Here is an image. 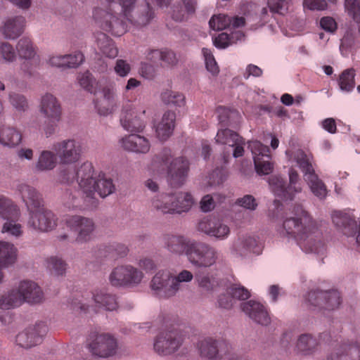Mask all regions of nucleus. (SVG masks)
Listing matches in <instances>:
<instances>
[{
	"mask_svg": "<svg viewBox=\"0 0 360 360\" xmlns=\"http://www.w3.org/2000/svg\"><path fill=\"white\" fill-rule=\"evenodd\" d=\"M105 8H97L93 15L104 31L115 37L127 32L129 25L146 26L155 18V11L146 0H105Z\"/></svg>",
	"mask_w": 360,
	"mask_h": 360,
	"instance_id": "nucleus-1",
	"label": "nucleus"
},
{
	"mask_svg": "<svg viewBox=\"0 0 360 360\" xmlns=\"http://www.w3.org/2000/svg\"><path fill=\"white\" fill-rule=\"evenodd\" d=\"M79 174L87 176L85 183H82V191L70 188L63 194L64 204L69 209H86L89 206V201L95 202L92 198L95 192L104 198L115 191L112 179L107 178L103 173H100L97 177L94 176V167L89 162L82 165Z\"/></svg>",
	"mask_w": 360,
	"mask_h": 360,
	"instance_id": "nucleus-2",
	"label": "nucleus"
},
{
	"mask_svg": "<svg viewBox=\"0 0 360 360\" xmlns=\"http://www.w3.org/2000/svg\"><path fill=\"white\" fill-rule=\"evenodd\" d=\"M278 231L283 237L295 239L306 252L319 253L323 248L316 221L301 206L297 207L293 217L283 221Z\"/></svg>",
	"mask_w": 360,
	"mask_h": 360,
	"instance_id": "nucleus-3",
	"label": "nucleus"
},
{
	"mask_svg": "<svg viewBox=\"0 0 360 360\" xmlns=\"http://www.w3.org/2000/svg\"><path fill=\"white\" fill-rule=\"evenodd\" d=\"M17 191L30 212L27 226L41 232L53 230L57 225V219L51 211L44 208L41 195L37 190L29 185L20 184Z\"/></svg>",
	"mask_w": 360,
	"mask_h": 360,
	"instance_id": "nucleus-4",
	"label": "nucleus"
},
{
	"mask_svg": "<svg viewBox=\"0 0 360 360\" xmlns=\"http://www.w3.org/2000/svg\"><path fill=\"white\" fill-rule=\"evenodd\" d=\"M171 157L170 149L164 148L153 158L152 167L160 171L165 170L167 167L169 184L172 187H179L186 181L189 170V162L185 158L179 157L173 160L169 166H167Z\"/></svg>",
	"mask_w": 360,
	"mask_h": 360,
	"instance_id": "nucleus-5",
	"label": "nucleus"
},
{
	"mask_svg": "<svg viewBox=\"0 0 360 360\" xmlns=\"http://www.w3.org/2000/svg\"><path fill=\"white\" fill-rule=\"evenodd\" d=\"M198 348L202 358L210 360H248L233 352L231 343L223 337H207L199 341Z\"/></svg>",
	"mask_w": 360,
	"mask_h": 360,
	"instance_id": "nucleus-6",
	"label": "nucleus"
},
{
	"mask_svg": "<svg viewBox=\"0 0 360 360\" xmlns=\"http://www.w3.org/2000/svg\"><path fill=\"white\" fill-rule=\"evenodd\" d=\"M44 297L41 288L30 281H21L18 290H12L0 299V308L9 309L20 306L24 302L36 304Z\"/></svg>",
	"mask_w": 360,
	"mask_h": 360,
	"instance_id": "nucleus-7",
	"label": "nucleus"
},
{
	"mask_svg": "<svg viewBox=\"0 0 360 360\" xmlns=\"http://www.w3.org/2000/svg\"><path fill=\"white\" fill-rule=\"evenodd\" d=\"M95 303V306L99 308H103L108 311L116 310L118 307L117 296L110 292L105 288L96 289L92 293L91 297L86 293L82 295L81 300L75 299L71 303V307L75 311L86 312L90 307V302Z\"/></svg>",
	"mask_w": 360,
	"mask_h": 360,
	"instance_id": "nucleus-8",
	"label": "nucleus"
},
{
	"mask_svg": "<svg viewBox=\"0 0 360 360\" xmlns=\"http://www.w3.org/2000/svg\"><path fill=\"white\" fill-rule=\"evenodd\" d=\"M21 212L18 206L8 197L0 194V218L6 221L1 232L15 237L22 236V227L19 223Z\"/></svg>",
	"mask_w": 360,
	"mask_h": 360,
	"instance_id": "nucleus-9",
	"label": "nucleus"
},
{
	"mask_svg": "<svg viewBox=\"0 0 360 360\" xmlns=\"http://www.w3.org/2000/svg\"><path fill=\"white\" fill-rule=\"evenodd\" d=\"M269 184L275 195L283 200H292L295 194L302 191V186L299 174L296 170L291 168L289 170V184L287 186L284 179L278 176H271Z\"/></svg>",
	"mask_w": 360,
	"mask_h": 360,
	"instance_id": "nucleus-10",
	"label": "nucleus"
},
{
	"mask_svg": "<svg viewBox=\"0 0 360 360\" xmlns=\"http://www.w3.org/2000/svg\"><path fill=\"white\" fill-rule=\"evenodd\" d=\"M146 110L142 104H129L123 108L120 122L122 127L131 132L142 131L146 124Z\"/></svg>",
	"mask_w": 360,
	"mask_h": 360,
	"instance_id": "nucleus-11",
	"label": "nucleus"
},
{
	"mask_svg": "<svg viewBox=\"0 0 360 360\" xmlns=\"http://www.w3.org/2000/svg\"><path fill=\"white\" fill-rule=\"evenodd\" d=\"M187 258L195 266L210 267L217 262L219 252L215 248L207 243L194 240L187 253Z\"/></svg>",
	"mask_w": 360,
	"mask_h": 360,
	"instance_id": "nucleus-12",
	"label": "nucleus"
},
{
	"mask_svg": "<svg viewBox=\"0 0 360 360\" xmlns=\"http://www.w3.org/2000/svg\"><path fill=\"white\" fill-rule=\"evenodd\" d=\"M65 224L70 231L77 233L76 242L82 243L91 239L95 230V224L91 219L72 215L66 218Z\"/></svg>",
	"mask_w": 360,
	"mask_h": 360,
	"instance_id": "nucleus-13",
	"label": "nucleus"
},
{
	"mask_svg": "<svg viewBox=\"0 0 360 360\" xmlns=\"http://www.w3.org/2000/svg\"><path fill=\"white\" fill-rule=\"evenodd\" d=\"M248 148L253 155L257 173L261 175L271 173L273 170V165L271 162L269 148L258 141H249Z\"/></svg>",
	"mask_w": 360,
	"mask_h": 360,
	"instance_id": "nucleus-14",
	"label": "nucleus"
},
{
	"mask_svg": "<svg viewBox=\"0 0 360 360\" xmlns=\"http://www.w3.org/2000/svg\"><path fill=\"white\" fill-rule=\"evenodd\" d=\"M183 342L181 335L176 330L161 332L154 342V349L160 355H169L179 349Z\"/></svg>",
	"mask_w": 360,
	"mask_h": 360,
	"instance_id": "nucleus-15",
	"label": "nucleus"
},
{
	"mask_svg": "<svg viewBox=\"0 0 360 360\" xmlns=\"http://www.w3.org/2000/svg\"><path fill=\"white\" fill-rule=\"evenodd\" d=\"M61 165H72L78 162L82 153L81 145L74 139H67L53 146Z\"/></svg>",
	"mask_w": 360,
	"mask_h": 360,
	"instance_id": "nucleus-16",
	"label": "nucleus"
},
{
	"mask_svg": "<svg viewBox=\"0 0 360 360\" xmlns=\"http://www.w3.org/2000/svg\"><path fill=\"white\" fill-rule=\"evenodd\" d=\"M307 302L320 309L333 310L338 307L341 302L340 294L337 290L329 291L312 290L308 293Z\"/></svg>",
	"mask_w": 360,
	"mask_h": 360,
	"instance_id": "nucleus-17",
	"label": "nucleus"
},
{
	"mask_svg": "<svg viewBox=\"0 0 360 360\" xmlns=\"http://www.w3.org/2000/svg\"><path fill=\"white\" fill-rule=\"evenodd\" d=\"M197 229L199 231L219 240L226 239L231 233L228 225L212 216L200 219L198 223Z\"/></svg>",
	"mask_w": 360,
	"mask_h": 360,
	"instance_id": "nucleus-18",
	"label": "nucleus"
},
{
	"mask_svg": "<svg viewBox=\"0 0 360 360\" xmlns=\"http://www.w3.org/2000/svg\"><path fill=\"white\" fill-rule=\"evenodd\" d=\"M172 278V274L169 271L167 270L158 271L150 283L153 293L160 298H169L174 296L176 294Z\"/></svg>",
	"mask_w": 360,
	"mask_h": 360,
	"instance_id": "nucleus-19",
	"label": "nucleus"
},
{
	"mask_svg": "<svg viewBox=\"0 0 360 360\" xmlns=\"http://www.w3.org/2000/svg\"><path fill=\"white\" fill-rule=\"evenodd\" d=\"M93 354L101 358H108L115 354L117 349L116 339L108 333L98 334L89 344Z\"/></svg>",
	"mask_w": 360,
	"mask_h": 360,
	"instance_id": "nucleus-20",
	"label": "nucleus"
},
{
	"mask_svg": "<svg viewBox=\"0 0 360 360\" xmlns=\"http://www.w3.org/2000/svg\"><path fill=\"white\" fill-rule=\"evenodd\" d=\"M46 332L47 327L45 324H36L18 333L16 336V342L21 347L30 348L40 343Z\"/></svg>",
	"mask_w": 360,
	"mask_h": 360,
	"instance_id": "nucleus-21",
	"label": "nucleus"
},
{
	"mask_svg": "<svg viewBox=\"0 0 360 360\" xmlns=\"http://www.w3.org/2000/svg\"><path fill=\"white\" fill-rule=\"evenodd\" d=\"M216 142L223 145H227L229 147L234 148L233 156L239 158L243 155L245 141L238 134L229 129H219L215 137Z\"/></svg>",
	"mask_w": 360,
	"mask_h": 360,
	"instance_id": "nucleus-22",
	"label": "nucleus"
},
{
	"mask_svg": "<svg viewBox=\"0 0 360 360\" xmlns=\"http://www.w3.org/2000/svg\"><path fill=\"white\" fill-rule=\"evenodd\" d=\"M39 110L45 117L53 122H59L62 115V108L57 98L51 94H46L41 98Z\"/></svg>",
	"mask_w": 360,
	"mask_h": 360,
	"instance_id": "nucleus-23",
	"label": "nucleus"
},
{
	"mask_svg": "<svg viewBox=\"0 0 360 360\" xmlns=\"http://www.w3.org/2000/svg\"><path fill=\"white\" fill-rule=\"evenodd\" d=\"M122 147L128 151L136 153H147L150 148V141L147 138L136 134H131L122 138L120 141Z\"/></svg>",
	"mask_w": 360,
	"mask_h": 360,
	"instance_id": "nucleus-24",
	"label": "nucleus"
},
{
	"mask_svg": "<svg viewBox=\"0 0 360 360\" xmlns=\"http://www.w3.org/2000/svg\"><path fill=\"white\" fill-rule=\"evenodd\" d=\"M242 310L250 319L261 325H267L270 323V317L266 308L262 304L250 300L241 304Z\"/></svg>",
	"mask_w": 360,
	"mask_h": 360,
	"instance_id": "nucleus-25",
	"label": "nucleus"
},
{
	"mask_svg": "<svg viewBox=\"0 0 360 360\" xmlns=\"http://www.w3.org/2000/svg\"><path fill=\"white\" fill-rule=\"evenodd\" d=\"M257 241L250 236H239L234 239L230 246V252L235 257H244L251 252H255Z\"/></svg>",
	"mask_w": 360,
	"mask_h": 360,
	"instance_id": "nucleus-26",
	"label": "nucleus"
},
{
	"mask_svg": "<svg viewBox=\"0 0 360 360\" xmlns=\"http://www.w3.org/2000/svg\"><path fill=\"white\" fill-rule=\"evenodd\" d=\"M193 241L185 236L177 235L167 236L165 238V244L168 251L179 255L185 254L187 256Z\"/></svg>",
	"mask_w": 360,
	"mask_h": 360,
	"instance_id": "nucleus-27",
	"label": "nucleus"
},
{
	"mask_svg": "<svg viewBox=\"0 0 360 360\" xmlns=\"http://www.w3.org/2000/svg\"><path fill=\"white\" fill-rule=\"evenodd\" d=\"M25 22V18L21 15L8 18L1 27V32L5 38L15 39L23 32Z\"/></svg>",
	"mask_w": 360,
	"mask_h": 360,
	"instance_id": "nucleus-28",
	"label": "nucleus"
},
{
	"mask_svg": "<svg viewBox=\"0 0 360 360\" xmlns=\"http://www.w3.org/2000/svg\"><path fill=\"white\" fill-rule=\"evenodd\" d=\"M82 169V165L76 169L75 167L71 165H62L60 167L59 180L63 184H72L75 180H77V183L80 188L79 191H82V183H85L86 176H83L79 174Z\"/></svg>",
	"mask_w": 360,
	"mask_h": 360,
	"instance_id": "nucleus-29",
	"label": "nucleus"
},
{
	"mask_svg": "<svg viewBox=\"0 0 360 360\" xmlns=\"http://www.w3.org/2000/svg\"><path fill=\"white\" fill-rule=\"evenodd\" d=\"M176 114L168 110L162 116V120L156 127L157 137L162 141H166L172 134L174 129Z\"/></svg>",
	"mask_w": 360,
	"mask_h": 360,
	"instance_id": "nucleus-30",
	"label": "nucleus"
},
{
	"mask_svg": "<svg viewBox=\"0 0 360 360\" xmlns=\"http://www.w3.org/2000/svg\"><path fill=\"white\" fill-rule=\"evenodd\" d=\"M330 335L323 333L320 335L319 341L318 342L311 335L302 334L300 336L297 340V347L300 352L305 354H309L312 352L319 344H321L323 342L329 343L330 342Z\"/></svg>",
	"mask_w": 360,
	"mask_h": 360,
	"instance_id": "nucleus-31",
	"label": "nucleus"
},
{
	"mask_svg": "<svg viewBox=\"0 0 360 360\" xmlns=\"http://www.w3.org/2000/svg\"><path fill=\"white\" fill-rule=\"evenodd\" d=\"M290 153V150L286 151L287 156L289 157L290 159L292 158L296 161L297 165L304 174V179L310 174H316L309 158L304 151L297 150L293 155Z\"/></svg>",
	"mask_w": 360,
	"mask_h": 360,
	"instance_id": "nucleus-32",
	"label": "nucleus"
},
{
	"mask_svg": "<svg viewBox=\"0 0 360 360\" xmlns=\"http://www.w3.org/2000/svg\"><path fill=\"white\" fill-rule=\"evenodd\" d=\"M22 140V134L14 127H3L0 129V143L10 148L15 147Z\"/></svg>",
	"mask_w": 360,
	"mask_h": 360,
	"instance_id": "nucleus-33",
	"label": "nucleus"
},
{
	"mask_svg": "<svg viewBox=\"0 0 360 360\" xmlns=\"http://www.w3.org/2000/svg\"><path fill=\"white\" fill-rule=\"evenodd\" d=\"M97 45L101 52L110 58H115L118 54V49L115 42L107 34L100 32L96 37Z\"/></svg>",
	"mask_w": 360,
	"mask_h": 360,
	"instance_id": "nucleus-34",
	"label": "nucleus"
},
{
	"mask_svg": "<svg viewBox=\"0 0 360 360\" xmlns=\"http://www.w3.org/2000/svg\"><path fill=\"white\" fill-rule=\"evenodd\" d=\"M174 195L173 194H165L156 195L153 198L151 201L152 207L160 211L163 214H172L175 208L174 205H172Z\"/></svg>",
	"mask_w": 360,
	"mask_h": 360,
	"instance_id": "nucleus-35",
	"label": "nucleus"
},
{
	"mask_svg": "<svg viewBox=\"0 0 360 360\" xmlns=\"http://www.w3.org/2000/svg\"><path fill=\"white\" fill-rule=\"evenodd\" d=\"M17 249L13 244L0 241V269L13 264L16 259Z\"/></svg>",
	"mask_w": 360,
	"mask_h": 360,
	"instance_id": "nucleus-36",
	"label": "nucleus"
},
{
	"mask_svg": "<svg viewBox=\"0 0 360 360\" xmlns=\"http://www.w3.org/2000/svg\"><path fill=\"white\" fill-rule=\"evenodd\" d=\"M311 193L320 200H323L328 195V189L324 182L316 174H312L304 179Z\"/></svg>",
	"mask_w": 360,
	"mask_h": 360,
	"instance_id": "nucleus-37",
	"label": "nucleus"
},
{
	"mask_svg": "<svg viewBox=\"0 0 360 360\" xmlns=\"http://www.w3.org/2000/svg\"><path fill=\"white\" fill-rule=\"evenodd\" d=\"M172 205H174V212L181 213L187 212L193 204L192 195L188 193H178L173 194Z\"/></svg>",
	"mask_w": 360,
	"mask_h": 360,
	"instance_id": "nucleus-38",
	"label": "nucleus"
},
{
	"mask_svg": "<svg viewBox=\"0 0 360 360\" xmlns=\"http://www.w3.org/2000/svg\"><path fill=\"white\" fill-rule=\"evenodd\" d=\"M161 100L166 105L176 107H184L186 105V97L183 93L167 89L162 92Z\"/></svg>",
	"mask_w": 360,
	"mask_h": 360,
	"instance_id": "nucleus-39",
	"label": "nucleus"
},
{
	"mask_svg": "<svg viewBox=\"0 0 360 360\" xmlns=\"http://www.w3.org/2000/svg\"><path fill=\"white\" fill-rule=\"evenodd\" d=\"M56 165V155L50 150H44L39 157L36 168L39 171H47L53 169Z\"/></svg>",
	"mask_w": 360,
	"mask_h": 360,
	"instance_id": "nucleus-40",
	"label": "nucleus"
},
{
	"mask_svg": "<svg viewBox=\"0 0 360 360\" xmlns=\"http://www.w3.org/2000/svg\"><path fill=\"white\" fill-rule=\"evenodd\" d=\"M68 264L62 258L58 256H51L46 259V267L51 274L63 276L65 274Z\"/></svg>",
	"mask_w": 360,
	"mask_h": 360,
	"instance_id": "nucleus-41",
	"label": "nucleus"
},
{
	"mask_svg": "<svg viewBox=\"0 0 360 360\" xmlns=\"http://www.w3.org/2000/svg\"><path fill=\"white\" fill-rule=\"evenodd\" d=\"M16 49L20 57L26 60L34 59L35 50L31 40L27 37H22L19 40Z\"/></svg>",
	"mask_w": 360,
	"mask_h": 360,
	"instance_id": "nucleus-42",
	"label": "nucleus"
},
{
	"mask_svg": "<svg viewBox=\"0 0 360 360\" xmlns=\"http://www.w3.org/2000/svg\"><path fill=\"white\" fill-rule=\"evenodd\" d=\"M127 264L113 269L109 276V281L113 286H127Z\"/></svg>",
	"mask_w": 360,
	"mask_h": 360,
	"instance_id": "nucleus-43",
	"label": "nucleus"
},
{
	"mask_svg": "<svg viewBox=\"0 0 360 360\" xmlns=\"http://www.w3.org/2000/svg\"><path fill=\"white\" fill-rule=\"evenodd\" d=\"M78 80L82 88L91 94L96 95L98 90L99 82H97L94 79L89 71H86L85 72L79 75L78 76Z\"/></svg>",
	"mask_w": 360,
	"mask_h": 360,
	"instance_id": "nucleus-44",
	"label": "nucleus"
},
{
	"mask_svg": "<svg viewBox=\"0 0 360 360\" xmlns=\"http://www.w3.org/2000/svg\"><path fill=\"white\" fill-rule=\"evenodd\" d=\"M355 72L354 69H347L342 72L339 77V86L343 91H350L355 86Z\"/></svg>",
	"mask_w": 360,
	"mask_h": 360,
	"instance_id": "nucleus-45",
	"label": "nucleus"
},
{
	"mask_svg": "<svg viewBox=\"0 0 360 360\" xmlns=\"http://www.w3.org/2000/svg\"><path fill=\"white\" fill-rule=\"evenodd\" d=\"M95 109L100 115L107 116L112 113L118 105L108 102L100 97L94 99Z\"/></svg>",
	"mask_w": 360,
	"mask_h": 360,
	"instance_id": "nucleus-46",
	"label": "nucleus"
},
{
	"mask_svg": "<svg viewBox=\"0 0 360 360\" xmlns=\"http://www.w3.org/2000/svg\"><path fill=\"white\" fill-rule=\"evenodd\" d=\"M209 25L213 30H222L231 25V18L225 14L214 15L210 20Z\"/></svg>",
	"mask_w": 360,
	"mask_h": 360,
	"instance_id": "nucleus-47",
	"label": "nucleus"
},
{
	"mask_svg": "<svg viewBox=\"0 0 360 360\" xmlns=\"http://www.w3.org/2000/svg\"><path fill=\"white\" fill-rule=\"evenodd\" d=\"M127 286H135L141 283L144 274L140 269L132 265L127 264Z\"/></svg>",
	"mask_w": 360,
	"mask_h": 360,
	"instance_id": "nucleus-48",
	"label": "nucleus"
},
{
	"mask_svg": "<svg viewBox=\"0 0 360 360\" xmlns=\"http://www.w3.org/2000/svg\"><path fill=\"white\" fill-rule=\"evenodd\" d=\"M193 278V275L188 270H182L176 276L172 275V282L174 286L175 294L183 288V283L190 282Z\"/></svg>",
	"mask_w": 360,
	"mask_h": 360,
	"instance_id": "nucleus-49",
	"label": "nucleus"
},
{
	"mask_svg": "<svg viewBox=\"0 0 360 360\" xmlns=\"http://www.w3.org/2000/svg\"><path fill=\"white\" fill-rule=\"evenodd\" d=\"M99 91L101 93L100 98L118 105L117 90L113 82H109L102 87L100 86Z\"/></svg>",
	"mask_w": 360,
	"mask_h": 360,
	"instance_id": "nucleus-50",
	"label": "nucleus"
},
{
	"mask_svg": "<svg viewBox=\"0 0 360 360\" xmlns=\"http://www.w3.org/2000/svg\"><path fill=\"white\" fill-rule=\"evenodd\" d=\"M290 3L291 0H268L267 5L271 13L284 15L288 12Z\"/></svg>",
	"mask_w": 360,
	"mask_h": 360,
	"instance_id": "nucleus-51",
	"label": "nucleus"
},
{
	"mask_svg": "<svg viewBox=\"0 0 360 360\" xmlns=\"http://www.w3.org/2000/svg\"><path fill=\"white\" fill-rule=\"evenodd\" d=\"M233 35H236L237 39L241 38L243 37V34L240 32H237L235 33H232V35L230 36L225 32H222L219 34L217 37L214 39V44L216 47L219 49H225L228 47L233 43Z\"/></svg>",
	"mask_w": 360,
	"mask_h": 360,
	"instance_id": "nucleus-52",
	"label": "nucleus"
},
{
	"mask_svg": "<svg viewBox=\"0 0 360 360\" xmlns=\"http://www.w3.org/2000/svg\"><path fill=\"white\" fill-rule=\"evenodd\" d=\"M345 8L348 13L358 24L360 32V1L359 0H345Z\"/></svg>",
	"mask_w": 360,
	"mask_h": 360,
	"instance_id": "nucleus-53",
	"label": "nucleus"
},
{
	"mask_svg": "<svg viewBox=\"0 0 360 360\" xmlns=\"http://www.w3.org/2000/svg\"><path fill=\"white\" fill-rule=\"evenodd\" d=\"M84 61V56L81 51L65 54V68H77Z\"/></svg>",
	"mask_w": 360,
	"mask_h": 360,
	"instance_id": "nucleus-54",
	"label": "nucleus"
},
{
	"mask_svg": "<svg viewBox=\"0 0 360 360\" xmlns=\"http://www.w3.org/2000/svg\"><path fill=\"white\" fill-rule=\"evenodd\" d=\"M216 112L217 114L219 124L221 127L230 126L231 117L236 114V112L231 111L222 106H219L216 110Z\"/></svg>",
	"mask_w": 360,
	"mask_h": 360,
	"instance_id": "nucleus-55",
	"label": "nucleus"
},
{
	"mask_svg": "<svg viewBox=\"0 0 360 360\" xmlns=\"http://www.w3.org/2000/svg\"><path fill=\"white\" fill-rule=\"evenodd\" d=\"M227 292L235 300H245L250 297V293L248 289L243 286L236 284L232 285L227 288Z\"/></svg>",
	"mask_w": 360,
	"mask_h": 360,
	"instance_id": "nucleus-56",
	"label": "nucleus"
},
{
	"mask_svg": "<svg viewBox=\"0 0 360 360\" xmlns=\"http://www.w3.org/2000/svg\"><path fill=\"white\" fill-rule=\"evenodd\" d=\"M195 278L198 285L204 290L211 291L217 285L215 278L209 274L197 275Z\"/></svg>",
	"mask_w": 360,
	"mask_h": 360,
	"instance_id": "nucleus-57",
	"label": "nucleus"
},
{
	"mask_svg": "<svg viewBox=\"0 0 360 360\" xmlns=\"http://www.w3.org/2000/svg\"><path fill=\"white\" fill-rule=\"evenodd\" d=\"M106 252L112 257H124L127 255L129 249L124 244L113 243L106 247Z\"/></svg>",
	"mask_w": 360,
	"mask_h": 360,
	"instance_id": "nucleus-58",
	"label": "nucleus"
},
{
	"mask_svg": "<svg viewBox=\"0 0 360 360\" xmlns=\"http://www.w3.org/2000/svg\"><path fill=\"white\" fill-rule=\"evenodd\" d=\"M0 57L6 62H13L16 58L15 50L11 44L8 42L0 44Z\"/></svg>",
	"mask_w": 360,
	"mask_h": 360,
	"instance_id": "nucleus-59",
	"label": "nucleus"
},
{
	"mask_svg": "<svg viewBox=\"0 0 360 360\" xmlns=\"http://www.w3.org/2000/svg\"><path fill=\"white\" fill-rule=\"evenodd\" d=\"M202 51L205 57L207 70L213 75L217 74L219 72V68L211 51L205 48L202 49Z\"/></svg>",
	"mask_w": 360,
	"mask_h": 360,
	"instance_id": "nucleus-60",
	"label": "nucleus"
},
{
	"mask_svg": "<svg viewBox=\"0 0 360 360\" xmlns=\"http://www.w3.org/2000/svg\"><path fill=\"white\" fill-rule=\"evenodd\" d=\"M236 204L250 210H255L258 205L256 199L252 195H245L237 199Z\"/></svg>",
	"mask_w": 360,
	"mask_h": 360,
	"instance_id": "nucleus-61",
	"label": "nucleus"
},
{
	"mask_svg": "<svg viewBox=\"0 0 360 360\" xmlns=\"http://www.w3.org/2000/svg\"><path fill=\"white\" fill-rule=\"evenodd\" d=\"M9 98L12 105L17 110H25L27 108V100L22 95L11 93L9 95Z\"/></svg>",
	"mask_w": 360,
	"mask_h": 360,
	"instance_id": "nucleus-62",
	"label": "nucleus"
},
{
	"mask_svg": "<svg viewBox=\"0 0 360 360\" xmlns=\"http://www.w3.org/2000/svg\"><path fill=\"white\" fill-rule=\"evenodd\" d=\"M187 11L180 4H174L172 7L171 17L176 22H182L187 18Z\"/></svg>",
	"mask_w": 360,
	"mask_h": 360,
	"instance_id": "nucleus-63",
	"label": "nucleus"
},
{
	"mask_svg": "<svg viewBox=\"0 0 360 360\" xmlns=\"http://www.w3.org/2000/svg\"><path fill=\"white\" fill-rule=\"evenodd\" d=\"M139 73L143 77L147 79H153L156 75V70L155 68L150 63H141Z\"/></svg>",
	"mask_w": 360,
	"mask_h": 360,
	"instance_id": "nucleus-64",
	"label": "nucleus"
}]
</instances>
